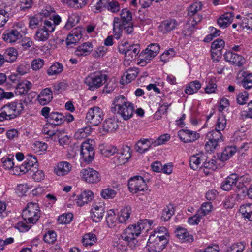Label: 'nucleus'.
<instances>
[{
    "label": "nucleus",
    "mask_w": 252,
    "mask_h": 252,
    "mask_svg": "<svg viewBox=\"0 0 252 252\" xmlns=\"http://www.w3.org/2000/svg\"><path fill=\"white\" fill-rule=\"evenodd\" d=\"M153 223L152 220L144 219L140 220L137 224L128 226L122 234V239L131 248H134L137 244L136 238L141 234L142 230H148Z\"/></svg>",
    "instance_id": "1"
},
{
    "label": "nucleus",
    "mask_w": 252,
    "mask_h": 252,
    "mask_svg": "<svg viewBox=\"0 0 252 252\" xmlns=\"http://www.w3.org/2000/svg\"><path fill=\"white\" fill-rule=\"evenodd\" d=\"M112 111L121 116L125 120L132 117L134 107L131 103L123 95L116 96L113 101Z\"/></svg>",
    "instance_id": "2"
},
{
    "label": "nucleus",
    "mask_w": 252,
    "mask_h": 252,
    "mask_svg": "<svg viewBox=\"0 0 252 252\" xmlns=\"http://www.w3.org/2000/svg\"><path fill=\"white\" fill-rule=\"evenodd\" d=\"M203 4L201 2H195L188 8V15L190 17L194 16L191 18L186 24L185 27L184 32L186 35H190L192 31L196 24L201 21L202 16L199 14L196 15V13L202 9Z\"/></svg>",
    "instance_id": "3"
},
{
    "label": "nucleus",
    "mask_w": 252,
    "mask_h": 252,
    "mask_svg": "<svg viewBox=\"0 0 252 252\" xmlns=\"http://www.w3.org/2000/svg\"><path fill=\"white\" fill-rule=\"evenodd\" d=\"M108 79L107 74L102 72H95L90 74L84 80L88 89L94 91L102 86Z\"/></svg>",
    "instance_id": "4"
},
{
    "label": "nucleus",
    "mask_w": 252,
    "mask_h": 252,
    "mask_svg": "<svg viewBox=\"0 0 252 252\" xmlns=\"http://www.w3.org/2000/svg\"><path fill=\"white\" fill-rule=\"evenodd\" d=\"M22 215L26 222L35 224L40 216V210L38 204L33 202L28 203L25 209L23 210Z\"/></svg>",
    "instance_id": "5"
},
{
    "label": "nucleus",
    "mask_w": 252,
    "mask_h": 252,
    "mask_svg": "<svg viewBox=\"0 0 252 252\" xmlns=\"http://www.w3.org/2000/svg\"><path fill=\"white\" fill-rule=\"evenodd\" d=\"M120 53L125 54V64H129V62L134 60L140 52L138 45H129L127 42L121 44L118 46Z\"/></svg>",
    "instance_id": "6"
},
{
    "label": "nucleus",
    "mask_w": 252,
    "mask_h": 252,
    "mask_svg": "<svg viewBox=\"0 0 252 252\" xmlns=\"http://www.w3.org/2000/svg\"><path fill=\"white\" fill-rule=\"evenodd\" d=\"M169 240L158 235L150 236L147 244V249L149 252H161L168 244Z\"/></svg>",
    "instance_id": "7"
},
{
    "label": "nucleus",
    "mask_w": 252,
    "mask_h": 252,
    "mask_svg": "<svg viewBox=\"0 0 252 252\" xmlns=\"http://www.w3.org/2000/svg\"><path fill=\"white\" fill-rule=\"evenodd\" d=\"M94 141L93 139H88L82 143L81 147V156L83 160L89 163L94 159Z\"/></svg>",
    "instance_id": "8"
},
{
    "label": "nucleus",
    "mask_w": 252,
    "mask_h": 252,
    "mask_svg": "<svg viewBox=\"0 0 252 252\" xmlns=\"http://www.w3.org/2000/svg\"><path fill=\"white\" fill-rule=\"evenodd\" d=\"M128 188L131 193L135 194L146 190L147 186L143 177L135 176L128 180Z\"/></svg>",
    "instance_id": "9"
},
{
    "label": "nucleus",
    "mask_w": 252,
    "mask_h": 252,
    "mask_svg": "<svg viewBox=\"0 0 252 252\" xmlns=\"http://www.w3.org/2000/svg\"><path fill=\"white\" fill-rule=\"evenodd\" d=\"M103 113L98 107L90 108L86 114V119L88 123L93 126H98L103 119Z\"/></svg>",
    "instance_id": "10"
},
{
    "label": "nucleus",
    "mask_w": 252,
    "mask_h": 252,
    "mask_svg": "<svg viewBox=\"0 0 252 252\" xmlns=\"http://www.w3.org/2000/svg\"><path fill=\"white\" fill-rule=\"evenodd\" d=\"M7 120H11L17 117L23 110V106L21 103L12 102L5 105L2 107Z\"/></svg>",
    "instance_id": "11"
},
{
    "label": "nucleus",
    "mask_w": 252,
    "mask_h": 252,
    "mask_svg": "<svg viewBox=\"0 0 252 252\" xmlns=\"http://www.w3.org/2000/svg\"><path fill=\"white\" fill-rule=\"evenodd\" d=\"M80 176L84 181L89 184L97 183L101 180L99 173L91 168L82 169L80 171Z\"/></svg>",
    "instance_id": "12"
},
{
    "label": "nucleus",
    "mask_w": 252,
    "mask_h": 252,
    "mask_svg": "<svg viewBox=\"0 0 252 252\" xmlns=\"http://www.w3.org/2000/svg\"><path fill=\"white\" fill-rule=\"evenodd\" d=\"M105 205L103 202H95L93 205L91 210V218L94 222L101 221L105 212Z\"/></svg>",
    "instance_id": "13"
},
{
    "label": "nucleus",
    "mask_w": 252,
    "mask_h": 252,
    "mask_svg": "<svg viewBox=\"0 0 252 252\" xmlns=\"http://www.w3.org/2000/svg\"><path fill=\"white\" fill-rule=\"evenodd\" d=\"M118 121L115 118H109L105 119L103 123L100 132L103 135L115 131L118 128Z\"/></svg>",
    "instance_id": "14"
},
{
    "label": "nucleus",
    "mask_w": 252,
    "mask_h": 252,
    "mask_svg": "<svg viewBox=\"0 0 252 252\" xmlns=\"http://www.w3.org/2000/svg\"><path fill=\"white\" fill-rule=\"evenodd\" d=\"M207 159V156L203 152H199L191 156L190 158L189 164L190 167L193 170H197L203 167L204 161Z\"/></svg>",
    "instance_id": "15"
},
{
    "label": "nucleus",
    "mask_w": 252,
    "mask_h": 252,
    "mask_svg": "<svg viewBox=\"0 0 252 252\" xmlns=\"http://www.w3.org/2000/svg\"><path fill=\"white\" fill-rule=\"evenodd\" d=\"M224 57L226 61L237 66H242L245 63L244 57L231 51L226 52Z\"/></svg>",
    "instance_id": "16"
},
{
    "label": "nucleus",
    "mask_w": 252,
    "mask_h": 252,
    "mask_svg": "<svg viewBox=\"0 0 252 252\" xmlns=\"http://www.w3.org/2000/svg\"><path fill=\"white\" fill-rule=\"evenodd\" d=\"M178 135L180 139L184 142H191L195 141L199 137V134L196 131L188 129H182L179 131Z\"/></svg>",
    "instance_id": "17"
},
{
    "label": "nucleus",
    "mask_w": 252,
    "mask_h": 252,
    "mask_svg": "<svg viewBox=\"0 0 252 252\" xmlns=\"http://www.w3.org/2000/svg\"><path fill=\"white\" fill-rule=\"evenodd\" d=\"M72 165L67 161L58 162L54 168V173L58 176L68 174L71 170Z\"/></svg>",
    "instance_id": "18"
},
{
    "label": "nucleus",
    "mask_w": 252,
    "mask_h": 252,
    "mask_svg": "<svg viewBox=\"0 0 252 252\" xmlns=\"http://www.w3.org/2000/svg\"><path fill=\"white\" fill-rule=\"evenodd\" d=\"M82 37V29L80 28H76L73 29L68 34L66 39V45L67 46L75 44Z\"/></svg>",
    "instance_id": "19"
},
{
    "label": "nucleus",
    "mask_w": 252,
    "mask_h": 252,
    "mask_svg": "<svg viewBox=\"0 0 252 252\" xmlns=\"http://www.w3.org/2000/svg\"><path fill=\"white\" fill-rule=\"evenodd\" d=\"M153 146V139L143 138L138 140L135 145L136 152L143 154Z\"/></svg>",
    "instance_id": "20"
},
{
    "label": "nucleus",
    "mask_w": 252,
    "mask_h": 252,
    "mask_svg": "<svg viewBox=\"0 0 252 252\" xmlns=\"http://www.w3.org/2000/svg\"><path fill=\"white\" fill-rule=\"evenodd\" d=\"M156 56L157 55L154 54L153 51L150 50V49L147 47V48L140 54L138 64L141 66H144Z\"/></svg>",
    "instance_id": "21"
},
{
    "label": "nucleus",
    "mask_w": 252,
    "mask_h": 252,
    "mask_svg": "<svg viewBox=\"0 0 252 252\" xmlns=\"http://www.w3.org/2000/svg\"><path fill=\"white\" fill-rule=\"evenodd\" d=\"M239 177L236 174H231L222 182L221 189L225 191H229L235 186L237 187Z\"/></svg>",
    "instance_id": "22"
},
{
    "label": "nucleus",
    "mask_w": 252,
    "mask_h": 252,
    "mask_svg": "<svg viewBox=\"0 0 252 252\" xmlns=\"http://www.w3.org/2000/svg\"><path fill=\"white\" fill-rule=\"evenodd\" d=\"M176 236L183 243H191L193 241V237L184 228L178 227L175 232Z\"/></svg>",
    "instance_id": "23"
},
{
    "label": "nucleus",
    "mask_w": 252,
    "mask_h": 252,
    "mask_svg": "<svg viewBox=\"0 0 252 252\" xmlns=\"http://www.w3.org/2000/svg\"><path fill=\"white\" fill-rule=\"evenodd\" d=\"M53 99V93L50 88L43 89L38 95L37 100L39 104L45 105Z\"/></svg>",
    "instance_id": "24"
},
{
    "label": "nucleus",
    "mask_w": 252,
    "mask_h": 252,
    "mask_svg": "<svg viewBox=\"0 0 252 252\" xmlns=\"http://www.w3.org/2000/svg\"><path fill=\"white\" fill-rule=\"evenodd\" d=\"M93 50V45L90 42H86L78 46L74 54L78 57L86 56L89 55Z\"/></svg>",
    "instance_id": "25"
},
{
    "label": "nucleus",
    "mask_w": 252,
    "mask_h": 252,
    "mask_svg": "<svg viewBox=\"0 0 252 252\" xmlns=\"http://www.w3.org/2000/svg\"><path fill=\"white\" fill-rule=\"evenodd\" d=\"M130 150L129 147L126 146L119 152L117 151L116 158L118 164H123L128 161L131 157Z\"/></svg>",
    "instance_id": "26"
},
{
    "label": "nucleus",
    "mask_w": 252,
    "mask_h": 252,
    "mask_svg": "<svg viewBox=\"0 0 252 252\" xmlns=\"http://www.w3.org/2000/svg\"><path fill=\"white\" fill-rule=\"evenodd\" d=\"M42 131L47 135V138H50L54 141H57L61 133V131L54 130L52 124L50 123L44 126Z\"/></svg>",
    "instance_id": "27"
},
{
    "label": "nucleus",
    "mask_w": 252,
    "mask_h": 252,
    "mask_svg": "<svg viewBox=\"0 0 252 252\" xmlns=\"http://www.w3.org/2000/svg\"><path fill=\"white\" fill-rule=\"evenodd\" d=\"M3 40L9 43H15L20 40L22 37L18 32L14 31L13 29L7 30L3 34Z\"/></svg>",
    "instance_id": "28"
},
{
    "label": "nucleus",
    "mask_w": 252,
    "mask_h": 252,
    "mask_svg": "<svg viewBox=\"0 0 252 252\" xmlns=\"http://www.w3.org/2000/svg\"><path fill=\"white\" fill-rule=\"evenodd\" d=\"M94 197V194L91 190H85L81 192L78 196L76 203L79 206H83L91 201Z\"/></svg>",
    "instance_id": "29"
},
{
    "label": "nucleus",
    "mask_w": 252,
    "mask_h": 252,
    "mask_svg": "<svg viewBox=\"0 0 252 252\" xmlns=\"http://www.w3.org/2000/svg\"><path fill=\"white\" fill-rule=\"evenodd\" d=\"M178 25V22L175 19H169L163 21L160 28L163 33H167L175 29Z\"/></svg>",
    "instance_id": "30"
},
{
    "label": "nucleus",
    "mask_w": 252,
    "mask_h": 252,
    "mask_svg": "<svg viewBox=\"0 0 252 252\" xmlns=\"http://www.w3.org/2000/svg\"><path fill=\"white\" fill-rule=\"evenodd\" d=\"M234 14L233 12H227L218 19V24L221 28H226L233 21Z\"/></svg>",
    "instance_id": "31"
},
{
    "label": "nucleus",
    "mask_w": 252,
    "mask_h": 252,
    "mask_svg": "<svg viewBox=\"0 0 252 252\" xmlns=\"http://www.w3.org/2000/svg\"><path fill=\"white\" fill-rule=\"evenodd\" d=\"M48 121L52 125H60L65 121V117L58 112H52Z\"/></svg>",
    "instance_id": "32"
},
{
    "label": "nucleus",
    "mask_w": 252,
    "mask_h": 252,
    "mask_svg": "<svg viewBox=\"0 0 252 252\" xmlns=\"http://www.w3.org/2000/svg\"><path fill=\"white\" fill-rule=\"evenodd\" d=\"M32 83L27 80H23L18 83L16 89L20 94L27 93L32 88Z\"/></svg>",
    "instance_id": "33"
},
{
    "label": "nucleus",
    "mask_w": 252,
    "mask_h": 252,
    "mask_svg": "<svg viewBox=\"0 0 252 252\" xmlns=\"http://www.w3.org/2000/svg\"><path fill=\"white\" fill-rule=\"evenodd\" d=\"M138 73V68L136 67L130 68L125 72L122 77V79L125 81L126 83H129L136 78Z\"/></svg>",
    "instance_id": "34"
},
{
    "label": "nucleus",
    "mask_w": 252,
    "mask_h": 252,
    "mask_svg": "<svg viewBox=\"0 0 252 252\" xmlns=\"http://www.w3.org/2000/svg\"><path fill=\"white\" fill-rule=\"evenodd\" d=\"M117 218L114 209L107 211L106 217V221L108 226L110 228H114L118 224Z\"/></svg>",
    "instance_id": "35"
},
{
    "label": "nucleus",
    "mask_w": 252,
    "mask_h": 252,
    "mask_svg": "<svg viewBox=\"0 0 252 252\" xmlns=\"http://www.w3.org/2000/svg\"><path fill=\"white\" fill-rule=\"evenodd\" d=\"M97 241L96 235L92 232L85 234L82 239V242L85 246H91L94 245Z\"/></svg>",
    "instance_id": "36"
},
{
    "label": "nucleus",
    "mask_w": 252,
    "mask_h": 252,
    "mask_svg": "<svg viewBox=\"0 0 252 252\" xmlns=\"http://www.w3.org/2000/svg\"><path fill=\"white\" fill-rule=\"evenodd\" d=\"M239 211L244 218L252 221V204L247 203L241 205Z\"/></svg>",
    "instance_id": "37"
},
{
    "label": "nucleus",
    "mask_w": 252,
    "mask_h": 252,
    "mask_svg": "<svg viewBox=\"0 0 252 252\" xmlns=\"http://www.w3.org/2000/svg\"><path fill=\"white\" fill-rule=\"evenodd\" d=\"M99 149L101 154L105 157H110L117 153L116 147L112 145L101 144Z\"/></svg>",
    "instance_id": "38"
},
{
    "label": "nucleus",
    "mask_w": 252,
    "mask_h": 252,
    "mask_svg": "<svg viewBox=\"0 0 252 252\" xmlns=\"http://www.w3.org/2000/svg\"><path fill=\"white\" fill-rule=\"evenodd\" d=\"M206 138L210 139L211 140H214L219 144L222 143L224 141V136L222 133L216 129L208 132L206 134Z\"/></svg>",
    "instance_id": "39"
},
{
    "label": "nucleus",
    "mask_w": 252,
    "mask_h": 252,
    "mask_svg": "<svg viewBox=\"0 0 252 252\" xmlns=\"http://www.w3.org/2000/svg\"><path fill=\"white\" fill-rule=\"evenodd\" d=\"M80 19V16L77 13H72L69 14L64 28L66 30H70L79 23Z\"/></svg>",
    "instance_id": "40"
},
{
    "label": "nucleus",
    "mask_w": 252,
    "mask_h": 252,
    "mask_svg": "<svg viewBox=\"0 0 252 252\" xmlns=\"http://www.w3.org/2000/svg\"><path fill=\"white\" fill-rule=\"evenodd\" d=\"M131 213V208L129 206L123 207L120 211L118 216V221L120 223H125L129 218Z\"/></svg>",
    "instance_id": "41"
},
{
    "label": "nucleus",
    "mask_w": 252,
    "mask_h": 252,
    "mask_svg": "<svg viewBox=\"0 0 252 252\" xmlns=\"http://www.w3.org/2000/svg\"><path fill=\"white\" fill-rule=\"evenodd\" d=\"M63 70V65L59 62H56L48 69L47 73L49 76H56L62 73Z\"/></svg>",
    "instance_id": "42"
},
{
    "label": "nucleus",
    "mask_w": 252,
    "mask_h": 252,
    "mask_svg": "<svg viewBox=\"0 0 252 252\" xmlns=\"http://www.w3.org/2000/svg\"><path fill=\"white\" fill-rule=\"evenodd\" d=\"M92 132V128L90 126H86L84 127L78 129L75 133L74 137L77 140H82L88 136Z\"/></svg>",
    "instance_id": "43"
},
{
    "label": "nucleus",
    "mask_w": 252,
    "mask_h": 252,
    "mask_svg": "<svg viewBox=\"0 0 252 252\" xmlns=\"http://www.w3.org/2000/svg\"><path fill=\"white\" fill-rule=\"evenodd\" d=\"M237 150L235 146L226 147L222 152L219 158L221 161H226L232 157L236 152Z\"/></svg>",
    "instance_id": "44"
},
{
    "label": "nucleus",
    "mask_w": 252,
    "mask_h": 252,
    "mask_svg": "<svg viewBox=\"0 0 252 252\" xmlns=\"http://www.w3.org/2000/svg\"><path fill=\"white\" fill-rule=\"evenodd\" d=\"M50 34V33L40 28L36 32L34 38L38 42H45L49 39Z\"/></svg>",
    "instance_id": "45"
},
{
    "label": "nucleus",
    "mask_w": 252,
    "mask_h": 252,
    "mask_svg": "<svg viewBox=\"0 0 252 252\" xmlns=\"http://www.w3.org/2000/svg\"><path fill=\"white\" fill-rule=\"evenodd\" d=\"M238 25L243 28L252 30V13L245 14L242 21H239Z\"/></svg>",
    "instance_id": "46"
},
{
    "label": "nucleus",
    "mask_w": 252,
    "mask_h": 252,
    "mask_svg": "<svg viewBox=\"0 0 252 252\" xmlns=\"http://www.w3.org/2000/svg\"><path fill=\"white\" fill-rule=\"evenodd\" d=\"M201 88V84L198 81L195 80L189 83L185 90V92L188 94H192L196 93Z\"/></svg>",
    "instance_id": "47"
},
{
    "label": "nucleus",
    "mask_w": 252,
    "mask_h": 252,
    "mask_svg": "<svg viewBox=\"0 0 252 252\" xmlns=\"http://www.w3.org/2000/svg\"><path fill=\"white\" fill-rule=\"evenodd\" d=\"M242 76L243 78L241 81V85L246 89L252 88V74L244 72Z\"/></svg>",
    "instance_id": "48"
},
{
    "label": "nucleus",
    "mask_w": 252,
    "mask_h": 252,
    "mask_svg": "<svg viewBox=\"0 0 252 252\" xmlns=\"http://www.w3.org/2000/svg\"><path fill=\"white\" fill-rule=\"evenodd\" d=\"M123 29V22L118 17H115L113 20V32L116 38H119L122 32Z\"/></svg>",
    "instance_id": "49"
},
{
    "label": "nucleus",
    "mask_w": 252,
    "mask_h": 252,
    "mask_svg": "<svg viewBox=\"0 0 252 252\" xmlns=\"http://www.w3.org/2000/svg\"><path fill=\"white\" fill-rule=\"evenodd\" d=\"M174 214V209L173 205L171 204L167 205L162 211L161 219L164 221H167L171 219Z\"/></svg>",
    "instance_id": "50"
},
{
    "label": "nucleus",
    "mask_w": 252,
    "mask_h": 252,
    "mask_svg": "<svg viewBox=\"0 0 252 252\" xmlns=\"http://www.w3.org/2000/svg\"><path fill=\"white\" fill-rule=\"evenodd\" d=\"M117 194V191L110 188L102 189L100 192L101 197L104 199L114 198Z\"/></svg>",
    "instance_id": "51"
},
{
    "label": "nucleus",
    "mask_w": 252,
    "mask_h": 252,
    "mask_svg": "<svg viewBox=\"0 0 252 252\" xmlns=\"http://www.w3.org/2000/svg\"><path fill=\"white\" fill-rule=\"evenodd\" d=\"M246 243L244 241L231 244L226 252H243L246 249Z\"/></svg>",
    "instance_id": "52"
},
{
    "label": "nucleus",
    "mask_w": 252,
    "mask_h": 252,
    "mask_svg": "<svg viewBox=\"0 0 252 252\" xmlns=\"http://www.w3.org/2000/svg\"><path fill=\"white\" fill-rule=\"evenodd\" d=\"M213 206L210 202H204L198 210L197 212L203 217L209 214L212 210Z\"/></svg>",
    "instance_id": "53"
},
{
    "label": "nucleus",
    "mask_w": 252,
    "mask_h": 252,
    "mask_svg": "<svg viewBox=\"0 0 252 252\" xmlns=\"http://www.w3.org/2000/svg\"><path fill=\"white\" fill-rule=\"evenodd\" d=\"M6 62H13L16 60L17 57V51L14 48L7 49L4 54Z\"/></svg>",
    "instance_id": "54"
},
{
    "label": "nucleus",
    "mask_w": 252,
    "mask_h": 252,
    "mask_svg": "<svg viewBox=\"0 0 252 252\" xmlns=\"http://www.w3.org/2000/svg\"><path fill=\"white\" fill-rule=\"evenodd\" d=\"M227 120L224 116H220L218 117L215 125V129L220 131H223L226 127Z\"/></svg>",
    "instance_id": "55"
},
{
    "label": "nucleus",
    "mask_w": 252,
    "mask_h": 252,
    "mask_svg": "<svg viewBox=\"0 0 252 252\" xmlns=\"http://www.w3.org/2000/svg\"><path fill=\"white\" fill-rule=\"evenodd\" d=\"M121 18L123 24H126L131 22L132 20V14L130 11L126 8L123 9L121 12Z\"/></svg>",
    "instance_id": "56"
},
{
    "label": "nucleus",
    "mask_w": 252,
    "mask_h": 252,
    "mask_svg": "<svg viewBox=\"0 0 252 252\" xmlns=\"http://www.w3.org/2000/svg\"><path fill=\"white\" fill-rule=\"evenodd\" d=\"M158 235L160 238L165 237L169 240V235L167 229L164 227H160L156 229L150 236L156 237Z\"/></svg>",
    "instance_id": "57"
},
{
    "label": "nucleus",
    "mask_w": 252,
    "mask_h": 252,
    "mask_svg": "<svg viewBox=\"0 0 252 252\" xmlns=\"http://www.w3.org/2000/svg\"><path fill=\"white\" fill-rule=\"evenodd\" d=\"M207 141L206 142L205 144V149L207 152H214L217 148L220 146L219 143L214 141L211 140L209 138H207Z\"/></svg>",
    "instance_id": "58"
},
{
    "label": "nucleus",
    "mask_w": 252,
    "mask_h": 252,
    "mask_svg": "<svg viewBox=\"0 0 252 252\" xmlns=\"http://www.w3.org/2000/svg\"><path fill=\"white\" fill-rule=\"evenodd\" d=\"M73 218L71 213H64L60 215L58 219V222L61 224H67L70 222Z\"/></svg>",
    "instance_id": "59"
},
{
    "label": "nucleus",
    "mask_w": 252,
    "mask_h": 252,
    "mask_svg": "<svg viewBox=\"0 0 252 252\" xmlns=\"http://www.w3.org/2000/svg\"><path fill=\"white\" fill-rule=\"evenodd\" d=\"M170 138V136L168 134L161 135L156 140L153 139V146L156 147L164 144L169 140Z\"/></svg>",
    "instance_id": "60"
},
{
    "label": "nucleus",
    "mask_w": 252,
    "mask_h": 252,
    "mask_svg": "<svg viewBox=\"0 0 252 252\" xmlns=\"http://www.w3.org/2000/svg\"><path fill=\"white\" fill-rule=\"evenodd\" d=\"M175 51L173 48H170L169 50L165 51L161 56V60L166 63L169 61L175 55Z\"/></svg>",
    "instance_id": "61"
},
{
    "label": "nucleus",
    "mask_w": 252,
    "mask_h": 252,
    "mask_svg": "<svg viewBox=\"0 0 252 252\" xmlns=\"http://www.w3.org/2000/svg\"><path fill=\"white\" fill-rule=\"evenodd\" d=\"M48 146L46 143L43 142L35 141L32 146L33 149L36 152H45L47 149Z\"/></svg>",
    "instance_id": "62"
},
{
    "label": "nucleus",
    "mask_w": 252,
    "mask_h": 252,
    "mask_svg": "<svg viewBox=\"0 0 252 252\" xmlns=\"http://www.w3.org/2000/svg\"><path fill=\"white\" fill-rule=\"evenodd\" d=\"M44 30H46L49 33L53 32L55 29V24L52 22V19H45L43 21V26L41 27Z\"/></svg>",
    "instance_id": "63"
},
{
    "label": "nucleus",
    "mask_w": 252,
    "mask_h": 252,
    "mask_svg": "<svg viewBox=\"0 0 252 252\" xmlns=\"http://www.w3.org/2000/svg\"><path fill=\"white\" fill-rule=\"evenodd\" d=\"M203 217L197 211L196 213L189 217L188 220V222L191 225H197L203 219Z\"/></svg>",
    "instance_id": "64"
}]
</instances>
